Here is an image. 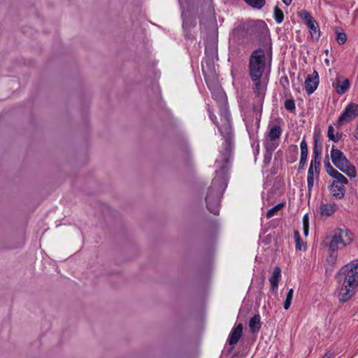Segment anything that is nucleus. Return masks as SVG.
I'll use <instances>...</instances> for the list:
<instances>
[{
    "mask_svg": "<svg viewBox=\"0 0 358 358\" xmlns=\"http://www.w3.org/2000/svg\"><path fill=\"white\" fill-rule=\"evenodd\" d=\"M293 294H294L293 289H290L289 290V292H287V294L286 299H285V303H284V308L285 310L289 309V307H290V305H291V303H292V297H293Z\"/></svg>",
    "mask_w": 358,
    "mask_h": 358,
    "instance_id": "nucleus-26",
    "label": "nucleus"
},
{
    "mask_svg": "<svg viewBox=\"0 0 358 358\" xmlns=\"http://www.w3.org/2000/svg\"><path fill=\"white\" fill-rule=\"evenodd\" d=\"M274 17L278 24L281 23L284 20L283 12L278 6L274 8Z\"/></svg>",
    "mask_w": 358,
    "mask_h": 358,
    "instance_id": "nucleus-25",
    "label": "nucleus"
},
{
    "mask_svg": "<svg viewBox=\"0 0 358 358\" xmlns=\"http://www.w3.org/2000/svg\"><path fill=\"white\" fill-rule=\"evenodd\" d=\"M300 17L304 20L306 22V24L308 23V22H310L311 20H313L314 18L311 16V15L310 14V13H308V11L306 10H302L301 11L300 14H299Z\"/></svg>",
    "mask_w": 358,
    "mask_h": 358,
    "instance_id": "nucleus-30",
    "label": "nucleus"
},
{
    "mask_svg": "<svg viewBox=\"0 0 358 358\" xmlns=\"http://www.w3.org/2000/svg\"><path fill=\"white\" fill-rule=\"evenodd\" d=\"M294 237L296 243V248L297 250H301L306 249V245L301 241L299 232L297 230L294 231Z\"/></svg>",
    "mask_w": 358,
    "mask_h": 358,
    "instance_id": "nucleus-21",
    "label": "nucleus"
},
{
    "mask_svg": "<svg viewBox=\"0 0 358 358\" xmlns=\"http://www.w3.org/2000/svg\"><path fill=\"white\" fill-rule=\"evenodd\" d=\"M350 86V83L348 79L338 80L336 85V92L338 94H344Z\"/></svg>",
    "mask_w": 358,
    "mask_h": 358,
    "instance_id": "nucleus-18",
    "label": "nucleus"
},
{
    "mask_svg": "<svg viewBox=\"0 0 358 358\" xmlns=\"http://www.w3.org/2000/svg\"><path fill=\"white\" fill-rule=\"evenodd\" d=\"M337 278L338 282L343 280L339 300L347 301L354 295L355 289L358 286V262H351L342 267L337 274Z\"/></svg>",
    "mask_w": 358,
    "mask_h": 358,
    "instance_id": "nucleus-2",
    "label": "nucleus"
},
{
    "mask_svg": "<svg viewBox=\"0 0 358 358\" xmlns=\"http://www.w3.org/2000/svg\"><path fill=\"white\" fill-rule=\"evenodd\" d=\"M281 277V271L280 268L278 266H276L273 272L271 275V276L269 278V282L271 285V289L273 292H276L278 287V282L280 280V278Z\"/></svg>",
    "mask_w": 358,
    "mask_h": 358,
    "instance_id": "nucleus-13",
    "label": "nucleus"
},
{
    "mask_svg": "<svg viewBox=\"0 0 358 358\" xmlns=\"http://www.w3.org/2000/svg\"><path fill=\"white\" fill-rule=\"evenodd\" d=\"M347 41V35L345 32L336 31V41L339 45L344 44Z\"/></svg>",
    "mask_w": 358,
    "mask_h": 358,
    "instance_id": "nucleus-27",
    "label": "nucleus"
},
{
    "mask_svg": "<svg viewBox=\"0 0 358 358\" xmlns=\"http://www.w3.org/2000/svg\"><path fill=\"white\" fill-rule=\"evenodd\" d=\"M309 229V220L308 216L306 214L303 217V230L304 236H307L308 234Z\"/></svg>",
    "mask_w": 358,
    "mask_h": 358,
    "instance_id": "nucleus-28",
    "label": "nucleus"
},
{
    "mask_svg": "<svg viewBox=\"0 0 358 358\" xmlns=\"http://www.w3.org/2000/svg\"><path fill=\"white\" fill-rule=\"evenodd\" d=\"M327 136L330 140L334 142H338L341 138V135L338 133L334 134V129L331 125L328 127Z\"/></svg>",
    "mask_w": 358,
    "mask_h": 358,
    "instance_id": "nucleus-23",
    "label": "nucleus"
},
{
    "mask_svg": "<svg viewBox=\"0 0 358 358\" xmlns=\"http://www.w3.org/2000/svg\"><path fill=\"white\" fill-rule=\"evenodd\" d=\"M266 69V54L262 49L252 53L249 61V71L252 80H257L263 76Z\"/></svg>",
    "mask_w": 358,
    "mask_h": 358,
    "instance_id": "nucleus-3",
    "label": "nucleus"
},
{
    "mask_svg": "<svg viewBox=\"0 0 358 358\" xmlns=\"http://www.w3.org/2000/svg\"><path fill=\"white\" fill-rule=\"evenodd\" d=\"M315 171L317 173H319V168L320 166V156H314V162H313Z\"/></svg>",
    "mask_w": 358,
    "mask_h": 358,
    "instance_id": "nucleus-33",
    "label": "nucleus"
},
{
    "mask_svg": "<svg viewBox=\"0 0 358 358\" xmlns=\"http://www.w3.org/2000/svg\"><path fill=\"white\" fill-rule=\"evenodd\" d=\"M325 53H326L327 55L328 54V50H327L325 51Z\"/></svg>",
    "mask_w": 358,
    "mask_h": 358,
    "instance_id": "nucleus-37",
    "label": "nucleus"
},
{
    "mask_svg": "<svg viewBox=\"0 0 358 358\" xmlns=\"http://www.w3.org/2000/svg\"><path fill=\"white\" fill-rule=\"evenodd\" d=\"M301 147V159L299 162V169H303L307 159L308 150V145L306 141L303 139L300 144Z\"/></svg>",
    "mask_w": 358,
    "mask_h": 358,
    "instance_id": "nucleus-14",
    "label": "nucleus"
},
{
    "mask_svg": "<svg viewBox=\"0 0 358 358\" xmlns=\"http://www.w3.org/2000/svg\"><path fill=\"white\" fill-rule=\"evenodd\" d=\"M307 182H308V192L310 193L313 187V185H314V172H313V161L311 162L310 166L308 169Z\"/></svg>",
    "mask_w": 358,
    "mask_h": 358,
    "instance_id": "nucleus-19",
    "label": "nucleus"
},
{
    "mask_svg": "<svg viewBox=\"0 0 358 358\" xmlns=\"http://www.w3.org/2000/svg\"><path fill=\"white\" fill-rule=\"evenodd\" d=\"M255 83L254 87V93L256 96L262 99L264 96L266 90L267 81L266 78H264L262 77L261 78H258L257 80H252Z\"/></svg>",
    "mask_w": 358,
    "mask_h": 358,
    "instance_id": "nucleus-9",
    "label": "nucleus"
},
{
    "mask_svg": "<svg viewBox=\"0 0 358 358\" xmlns=\"http://www.w3.org/2000/svg\"><path fill=\"white\" fill-rule=\"evenodd\" d=\"M284 206H285L284 203H280L277 204L276 206H275L274 207L271 208L269 210H268V212L266 213V217L271 218V217H273L279 210L282 209L284 208Z\"/></svg>",
    "mask_w": 358,
    "mask_h": 358,
    "instance_id": "nucleus-22",
    "label": "nucleus"
},
{
    "mask_svg": "<svg viewBox=\"0 0 358 358\" xmlns=\"http://www.w3.org/2000/svg\"><path fill=\"white\" fill-rule=\"evenodd\" d=\"M331 157L334 164L342 172L350 177L355 178L357 172L354 166L351 165L343 152L340 150L332 148Z\"/></svg>",
    "mask_w": 358,
    "mask_h": 358,
    "instance_id": "nucleus-4",
    "label": "nucleus"
},
{
    "mask_svg": "<svg viewBox=\"0 0 358 358\" xmlns=\"http://www.w3.org/2000/svg\"><path fill=\"white\" fill-rule=\"evenodd\" d=\"M329 192L332 196L335 199H342L344 196L345 192L344 185L331 182L329 185Z\"/></svg>",
    "mask_w": 358,
    "mask_h": 358,
    "instance_id": "nucleus-12",
    "label": "nucleus"
},
{
    "mask_svg": "<svg viewBox=\"0 0 358 358\" xmlns=\"http://www.w3.org/2000/svg\"><path fill=\"white\" fill-rule=\"evenodd\" d=\"M330 254L327 259V271H333L334 267L337 262V250H329Z\"/></svg>",
    "mask_w": 358,
    "mask_h": 358,
    "instance_id": "nucleus-15",
    "label": "nucleus"
},
{
    "mask_svg": "<svg viewBox=\"0 0 358 358\" xmlns=\"http://www.w3.org/2000/svg\"><path fill=\"white\" fill-rule=\"evenodd\" d=\"M226 124L223 127L218 126V129L222 134H229L230 133V124L228 120H225Z\"/></svg>",
    "mask_w": 358,
    "mask_h": 358,
    "instance_id": "nucleus-31",
    "label": "nucleus"
},
{
    "mask_svg": "<svg viewBox=\"0 0 358 358\" xmlns=\"http://www.w3.org/2000/svg\"><path fill=\"white\" fill-rule=\"evenodd\" d=\"M249 327L252 333L259 331L261 327L260 316L259 315H255L250 320Z\"/></svg>",
    "mask_w": 358,
    "mask_h": 358,
    "instance_id": "nucleus-17",
    "label": "nucleus"
},
{
    "mask_svg": "<svg viewBox=\"0 0 358 358\" xmlns=\"http://www.w3.org/2000/svg\"><path fill=\"white\" fill-rule=\"evenodd\" d=\"M243 334V324H238L235 328H234L229 337V344L231 346L236 345Z\"/></svg>",
    "mask_w": 358,
    "mask_h": 358,
    "instance_id": "nucleus-10",
    "label": "nucleus"
},
{
    "mask_svg": "<svg viewBox=\"0 0 358 358\" xmlns=\"http://www.w3.org/2000/svg\"><path fill=\"white\" fill-rule=\"evenodd\" d=\"M319 84V76L316 71L313 74L308 75L305 80V88L308 94H312Z\"/></svg>",
    "mask_w": 358,
    "mask_h": 358,
    "instance_id": "nucleus-7",
    "label": "nucleus"
},
{
    "mask_svg": "<svg viewBox=\"0 0 358 358\" xmlns=\"http://www.w3.org/2000/svg\"><path fill=\"white\" fill-rule=\"evenodd\" d=\"M324 358H325V357H324Z\"/></svg>",
    "mask_w": 358,
    "mask_h": 358,
    "instance_id": "nucleus-38",
    "label": "nucleus"
},
{
    "mask_svg": "<svg viewBox=\"0 0 358 358\" xmlns=\"http://www.w3.org/2000/svg\"><path fill=\"white\" fill-rule=\"evenodd\" d=\"M353 136L357 140H358V124H357V128L354 131Z\"/></svg>",
    "mask_w": 358,
    "mask_h": 358,
    "instance_id": "nucleus-34",
    "label": "nucleus"
},
{
    "mask_svg": "<svg viewBox=\"0 0 358 358\" xmlns=\"http://www.w3.org/2000/svg\"><path fill=\"white\" fill-rule=\"evenodd\" d=\"M324 62L326 63L327 65H328V66L329 65V60L328 59H326L324 60Z\"/></svg>",
    "mask_w": 358,
    "mask_h": 358,
    "instance_id": "nucleus-36",
    "label": "nucleus"
},
{
    "mask_svg": "<svg viewBox=\"0 0 358 358\" xmlns=\"http://www.w3.org/2000/svg\"><path fill=\"white\" fill-rule=\"evenodd\" d=\"M283 1V3L287 5V6H289L291 4L292 0H282Z\"/></svg>",
    "mask_w": 358,
    "mask_h": 358,
    "instance_id": "nucleus-35",
    "label": "nucleus"
},
{
    "mask_svg": "<svg viewBox=\"0 0 358 358\" xmlns=\"http://www.w3.org/2000/svg\"><path fill=\"white\" fill-rule=\"evenodd\" d=\"M250 6L260 9L265 4V0H244Z\"/></svg>",
    "mask_w": 358,
    "mask_h": 358,
    "instance_id": "nucleus-24",
    "label": "nucleus"
},
{
    "mask_svg": "<svg viewBox=\"0 0 358 358\" xmlns=\"http://www.w3.org/2000/svg\"><path fill=\"white\" fill-rule=\"evenodd\" d=\"M311 36L313 38L318 39L320 37V29L317 22L313 19V20L308 22L306 24Z\"/></svg>",
    "mask_w": 358,
    "mask_h": 358,
    "instance_id": "nucleus-16",
    "label": "nucleus"
},
{
    "mask_svg": "<svg viewBox=\"0 0 358 358\" xmlns=\"http://www.w3.org/2000/svg\"><path fill=\"white\" fill-rule=\"evenodd\" d=\"M321 150L322 147L321 145H318L317 140L315 138L313 148V155L316 157L320 156Z\"/></svg>",
    "mask_w": 358,
    "mask_h": 358,
    "instance_id": "nucleus-32",
    "label": "nucleus"
},
{
    "mask_svg": "<svg viewBox=\"0 0 358 358\" xmlns=\"http://www.w3.org/2000/svg\"><path fill=\"white\" fill-rule=\"evenodd\" d=\"M338 209L335 203H322L320 206V213L322 216L329 217Z\"/></svg>",
    "mask_w": 358,
    "mask_h": 358,
    "instance_id": "nucleus-11",
    "label": "nucleus"
},
{
    "mask_svg": "<svg viewBox=\"0 0 358 358\" xmlns=\"http://www.w3.org/2000/svg\"><path fill=\"white\" fill-rule=\"evenodd\" d=\"M231 152V143L229 141H226L224 151L215 162L217 167L216 176L213 180L212 185L209 187L206 197L208 209L215 215L219 212L220 199L227 185L225 175L228 173L229 169Z\"/></svg>",
    "mask_w": 358,
    "mask_h": 358,
    "instance_id": "nucleus-1",
    "label": "nucleus"
},
{
    "mask_svg": "<svg viewBox=\"0 0 358 358\" xmlns=\"http://www.w3.org/2000/svg\"><path fill=\"white\" fill-rule=\"evenodd\" d=\"M285 107L289 111H294L296 108L294 100L292 99L286 100L285 102Z\"/></svg>",
    "mask_w": 358,
    "mask_h": 358,
    "instance_id": "nucleus-29",
    "label": "nucleus"
},
{
    "mask_svg": "<svg viewBox=\"0 0 358 358\" xmlns=\"http://www.w3.org/2000/svg\"><path fill=\"white\" fill-rule=\"evenodd\" d=\"M358 115V105L350 104L348 105L343 113L340 116L338 120V124L339 126L350 122Z\"/></svg>",
    "mask_w": 358,
    "mask_h": 358,
    "instance_id": "nucleus-6",
    "label": "nucleus"
},
{
    "mask_svg": "<svg viewBox=\"0 0 358 358\" xmlns=\"http://www.w3.org/2000/svg\"><path fill=\"white\" fill-rule=\"evenodd\" d=\"M281 131H281L280 126H278V125L273 126L271 129L269 134H268V136H269L270 139L271 141H274L275 139L279 138L281 135Z\"/></svg>",
    "mask_w": 358,
    "mask_h": 358,
    "instance_id": "nucleus-20",
    "label": "nucleus"
},
{
    "mask_svg": "<svg viewBox=\"0 0 358 358\" xmlns=\"http://www.w3.org/2000/svg\"><path fill=\"white\" fill-rule=\"evenodd\" d=\"M325 167L327 172L334 178V180L332 182L341 185H346L348 183V179L343 174L332 167L329 162L325 164Z\"/></svg>",
    "mask_w": 358,
    "mask_h": 358,
    "instance_id": "nucleus-8",
    "label": "nucleus"
},
{
    "mask_svg": "<svg viewBox=\"0 0 358 358\" xmlns=\"http://www.w3.org/2000/svg\"><path fill=\"white\" fill-rule=\"evenodd\" d=\"M352 241V234L347 229H337L329 243V250H338L350 245Z\"/></svg>",
    "mask_w": 358,
    "mask_h": 358,
    "instance_id": "nucleus-5",
    "label": "nucleus"
}]
</instances>
